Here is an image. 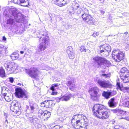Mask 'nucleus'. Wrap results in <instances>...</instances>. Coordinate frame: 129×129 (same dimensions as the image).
Listing matches in <instances>:
<instances>
[{
	"instance_id": "1",
	"label": "nucleus",
	"mask_w": 129,
	"mask_h": 129,
	"mask_svg": "<svg viewBox=\"0 0 129 129\" xmlns=\"http://www.w3.org/2000/svg\"><path fill=\"white\" fill-rule=\"evenodd\" d=\"M92 111L94 115L100 119H105L109 117V112L105 107L101 105H94L93 107Z\"/></svg>"
},
{
	"instance_id": "41",
	"label": "nucleus",
	"mask_w": 129,
	"mask_h": 129,
	"mask_svg": "<svg viewBox=\"0 0 129 129\" xmlns=\"http://www.w3.org/2000/svg\"><path fill=\"white\" fill-rule=\"evenodd\" d=\"M79 50L81 52H86V48L84 46L82 45L81 47L79 48Z\"/></svg>"
},
{
	"instance_id": "54",
	"label": "nucleus",
	"mask_w": 129,
	"mask_h": 129,
	"mask_svg": "<svg viewBox=\"0 0 129 129\" xmlns=\"http://www.w3.org/2000/svg\"><path fill=\"white\" fill-rule=\"evenodd\" d=\"M86 52H87L88 53H90V50L88 49H86Z\"/></svg>"
},
{
	"instance_id": "32",
	"label": "nucleus",
	"mask_w": 129,
	"mask_h": 129,
	"mask_svg": "<svg viewBox=\"0 0 129 129\" xmlns=\"http://www.w3.org/2000/svg\"><path fill=\"white\" fill-rule=\"evenodd\" d=\"M3 96L4 97L6 101L7 102H10L11 100V96H9V95H7L6 93H3Z\"/></svg>"
},
{
	"instance_id": "63",
	"label": "nucleus",
	"mask_w": 129,
	"mask_h": 129,
	"mask_svg": "<svg viewBox=\"0 0 129 129\" xmlns=\"http://www.w3.org/2000/svg\"><path fill=\"white\" fill-rule=\"evenodd\" d=\"M120 0H115V1H116V2H120Z\"/></svg>"
},
{
	"instance_id": "9",
	"label": "nucleus",
	"mask_w": 129,
	"mask_h": 129,
	"mask_svg": "<svg viewBox=\"0 0 129 129\" xmlns=\"http://www.w3.org/2000/svg\"><path fill=\"white\" fill-rule=\"evenodd\" d=\"M16 96L19 98H27L28 95L27 92L25 90L19 88L16 89L15 93Z\"/></svg>"
},
{
	"instance_id": "47",
	"label": "nucleus",
	"mask_w": 129,
	"mask_h": 129,
	"mask_svg": "<svg viewBox=\"0 0 129 129\" xmlns=\"http://www.w3.org/2000/svg\"><path fill=\"white\" fill-rule=\"evenodd\" d=\"M9 81L11 83H13L14 81V79L13 77H10L9 78Z\"/></svg>"
},
{
	"instance_id": "28",
	"label": "nucleus",
	"mask_w": 129,
	"mask_h": 129,
	"mask_svg": "<svg viewBox=\"0 0 129 129\" xmlns=\"http://www.w3.org/2000/svg\"><path fill=\"white\" fill-rule=\"evenodd\" d=\"M84 119H83V117L80 120H77L76 121V124L75 128L78 127L77 128H78V127H79V129H80L81 123H83V122H84Z\"/></svg>"
},
{
	"instance_id": "60",
	"label": "nucleus",
	"mask_w": 129,
	"mask_h": 129,
	"mask_svg": "<svg viewBox=\"0 0 129 129\" xmlns=\"http://www.w3.org/2000/svg\"><path fill=\"white\" fill-rule=\"evenodd\" d=\"M7 123L6 124H8V121L7 119H6L5 120V123Z\"/></svg>"
},
{
	"instance_id": "7",
	"label": "nucleus",
	"mask_w": 129,
	"mask_h": 129,
	"mask_svg": "<svg viewBox=\"0 0 129 129\" xmlns=\"http://www.w3.org/2000/svg\"><path fill=\"white\" fill-rule=\"evenodd\" d=\"M82 17L89 25H95L96 24L95 19L89 14H82Z\"/></svg>"
},
{
	"instance_id": "53",
	"label": "nucleus",
	"mask_w": 129,
	"mask_h": 129,
	"mask_svg": "<svg viewBox=\"0 0 129 129\" xmlns=\"http://www.w3.org/2000/svg\"><path fill=\"white\" fill-rule=\"evenodd\" d=\"M2 38H3L2 40L3 41H5L7 39L5 37V36H4Z\"/></svg>"
},
{
	"instance_id": "31",
	"label": "nucleus",
	"mask_w": 129,
	"mask_h": 129,
	"mask_svg": "<svg viewBox=\"0 0 129 129\" xmlns=\"http://www.w3.org/2000/svg\"><path fill=\"white\" fill-rule=\"evenodd\" d=\"M7 51V48L2 45L0 44V54L5 53Z\"/></svg>"
},
{
	"instance_id": "45",
	"label": "nucleus",
	"mask_w": 129,
	"mask_h": 129,
	"mask_svg": "<svg viewBox=\"0 0 129 129\" xmlns=\"http://www.w3.org/2000/svg\"><path fill=\"white\" fill-rule=\"evenodd\" d=\"M83 12L84 13L83 14H89L88 13V10L86 9H85L83 10Z\"/></svg>"
},
{
	"instance_id": "19",
	"label": "nucleus",
	"mask_w": 129,
	"mask_h": 129,
	"mask_svg": "<svg viewBox=\"0 0 129 129\" xmlns=\"http://www.w3.org/2000/svg\"><path fill=\"white\" fill-rule=\"evenodd\" d=\"M116 84L117 86V89H120V90L122 91L124 93L127 92L128 87H123L122 85H120L119 82H117Z\"/></svg>"
},
{
	"instance_id": "56",
	"label": "nucleus",
	"mask_w": 129,
	"mask_h": 129,
	"mask_svg": "<svg viewBox=\"0 0 129 129\" xmlns=\"http://www.w3.org/2000/svg\"><path fill=\"white\" fill-rule=\"evenodd\" d=\"M100 1L101 3H103L104 2V0H100Z\"/></svg>"
},
{
	"instance_id": "62",
	"label": "nucleus",
	"mask_w": 129,
	"mask_h": 129,
	"mask_svg": "<svg viewBox=\"0 0 129 129\" xmlns=\"http://www.w3.org/2000/svg\"><path fill=\"white\" fill-rule=\"evenodd\" d=\"M128 33V32H125V33H124V34H125V35H127V34Z\"/></svg>"
},
{
	"instance_id": "46",
	"label": "nucleus",
	"mask_w": 129,
	"mask_h": 129,
	"mask_svg": "<svg viewBox=\"0 0 129 129\" xmlns=\"http://www.w3.org/2000/svg\"><path fill=\"white\" fill-rule=\"evenodd\" d=\"M102 76L105 77L106 78L109 77H110V75L108 74H102Z\"/></svg>"
},
{
	"instance_id": "37",
	"label": "nucleus",
	"mask_w": 129,
	"mask_h": 129,
	"mask_svg": "<svg viewBox=\"0 0 129 129\" xmlns=\"http://www.w3.org/2000/svg\"><path fill=\"white\" fill-rule=\"evenodd\" d=\"M5 76V72L4 70L0 68V76L2 77H4Z\"/></svg>"
},
{
	"instance_id": "3",
	"label": "nucleus",
	"mask_w": 129,
	"mask_h": 129,
	"mask_svg": "<svg viewBox=\"0 0 129 129\" xmlns=\"http://www.w3.org/2000/svg\"><path fill=\"white\" fill-rule=\"evenodd\" d=\"M10 110L12 114L14 116L19 115L21 112L19 110H21V105L19 102L14 103H12L10 106Z\"/></svg>"
},
{
	"instance_id": "39",
	"label": "nucleus",
	"mask_w": 129,
	"mask_h": 129,
	"mask_svg": "<svg viewBox=\"0 0 129 129\" xmlns=\"http://www.w3.org/2000/svg\"><path fill=\"white\" fill-rule=\"evenodd\" d=\"M75 116H74L73 117V119L72 120V124L74 128L76 127V122L77 121L75 120L74 119Z\"/></svg>"
},
{
	"instance_id": "29",
	"label": "nucleus",
	"mask_w": 129,
	"mask_h": 129,
	"mask_svg": "<svg viewBox=\"0 0 129 129\" xmlns=\"http://www.w3.org/2000/svg\"><path fill=\"white\" fill-rule=\"evenodd\" d=\"M10 56L11 59L13 60H16L18 59L19 57L18 54L16 52L12 53L10 55Z\"/></svg>"
},
{
	"instance_id": "49",
	"label": "nucleus",
	"mask_w": 129,
	"mask_h": 129,
	"mask_svg": "<svg viewBox=\"0 0 129 129\" xmlns=\"http://www.w3.org/2000/svg\"><path fill=\"white\" fill-rule=\"evenodd\" d=\"M72 26L71 25H67L66 26V27L67 29H68L72 28Z\"/></svg>"
},
{
	"instance_id": "27",
	"label": "nucleus",
	"mask_w": 129,
	"mask_h": 129,
	"mask_svg": "<svg viewBox=\"0 0 129 129\" xmlns=\"http://www.w3.org/2000/svg\"><path fill=\"white\" fill-rule=\"evenodd\" d=\"M28 118L31 123L34 124L36 123L38 120L37 118L34 117H31V116H29Z\"/></svg>"
},
{
	"instance_id": "13",
	"label": "nucleus",
	"mask_w": 129,
	"mask_h": 129,
	"mask_svg": "<svg viewBox=\"0 0 129 129\" xmlns=\"http://www.w3.org/2000/svg\"><path fill=\"white\" fill-rule=\"evenodd\" d=\"M35 104L33 102L29 103V106H26V112L27 113H33L35 109Z\"/></svg>"
},
{
	"instance_id": "10",
	"label": "nucleus",
	"mask_w": 129,
	"mask_h": 129,
	"mask_svg": "<svg viewBox=\"0 0 129 129\" xmlns=\"http://www.w3.org/2000/svg\"><path fill=\"white\" fill-rule=\"evenodd\" d=\"M67 85L69 86L71 90H76L77 88L76 85L74 83V79L73 78L68 77L67 79Z\"/></svg>"
},
{
	"instance_id": "5",
	"label": "nucleus",
	"mask_w": 129,
	"mask_h": 129,
	"mask_svg": "<svg viewBox=\"0 0 129 129\" xmlns=\"http://www.w3.org/2000/svg\"><path fill=\"white\" fill-rule=\"evenodd\" d=\"M5 66L8 71L10 73H12L15 72L17 68L18 65L14 62L7 61L5 63Z\"/></svg>"
},
{
	"instance_id": "22",
	"label": "nucleus",
	"mask_w": 129,
	"mask_h": 129,
	"mask_svg": "<svg viewBox=\"0 0 129 129\" xmlns=\"http://www.w3.org/2000/svg\"><path fill=\"white\" fill-rule=\"evenodd\" d=\"M121 80L125 83L129 82V74L120 76Z\"/></svg>"
},
{
	"instance_id": "26",
	"label": "nucleus",
	"mask_w": 129,
	"mask_h": 129,
	"mask_svg": "<svg viewBox=\"0 0 129 129\" xmlns=\"http://www.w3.org/2000/svg\"><path fill=\"white\" fill-rule=\"evenodd\" d=\"M72 95L70 94L68 95H65L64 96L60 98L59 99L61 101H67L69 100L72 96Z\"/></svg>"
},
{
	"instance_id": "2",
	"label": "nucleus",
	"mask_w": 129,
	"mask_h": 129,
	"mask_svg": "<svg viewBox=\"0 0 129 129\" xmlns=\"http://www.w3.org/2000/svg\"><path fill=\"white\" fill-rule=\"evenodd\" d=\"M93 59L97 63L99 68H105L111 64L109 61L101 57H96L93 58Z\"/></svg>"
},
{
	"instance_id": "4",
	"label": "nucleus",
	"mask_w": 129,
	"mask_h": 129,
	"mask_svg": "<svg viewBox=\"0 0 129 129\" xmlns=\"http://www.w3.org/2000/svg\"><path fill=\"white\" fill-rule=\"evenodd\" d=\"M112 56L115 61L119 62L122 60L124 57V54L119 50H114L112 52Z\"/></svg>"
},
{
	"instance_id": "43",
	"label": "nucleus",
	"mask_w": 129,
	"mask_h": 129,
	"mask_svg": "<svg viewBox=\"0 0 129 129\" xmlns=\"http://www.w3.org/2000/svg\"><path fill=\"white\" fill-rule=\"evenodd\" d=\"M8 88L5 87L3 86L2 88V93L3 94V93H5V91H7L8 90Z\"/></svg>"
},
{
	"instance_id": "61",
	"label": "nucleus",
	"mask_w": 129,
	"mask_h": 129,
	"mask_svg": "<svg viewBox=\"0 0 129 129\" xmlns=\"http://www.w3.org/2000/svg\"><path fill=\"white\" fill-rule=\"evenodd\" d=\"M24 51H20V53L21 54H23L24 53Z\"/></svg>"
},
{
	"instance_id": "17",
	"label": "nucleus",
	"mask_w": 129,
	"mask_h": 129,
	"mask_svg": "<svg viewBox=\"0 0 129 129\" xmlns=\"http://www.w3.org/2000/svg\"><path fill=\"white\" fill-rule=\"evenodd\" d=\"M38 73V70L36 68H33L30 69L28 74L31 78H35Z\"/></svg>"
},
{
	"instance_id": "15",
	"label": "nucleus",
	"mask_w": 129,
	"mask_h": 129,
	"mask_svg": "<svg viewBox=\"0 0 129 129\" xmlns=\"http://www.w3.org/2000/svg\"><path fill=\"white\" fill-rule=\"evenodd\" d=\"M121 100L123 101L122 105L125 107H128L129 106V96L124 95L122 96Z\"/></svg>"
},
{
	"instance_id": "34",
	"label": "nucleus",
	"mask_w": 129,
	"mask_h": 129,
	"mask_svg": "<svg viewBox=\"0 0 129 129\" xmlns=\"http://www.w3.org/2000/svg\"><path fill=\"white\" fill-rule=\"evenodd\" d=\"M45 113H44L45 114L44 115V116L43 118V120H47L48 118L50 116V115L51 114L50 113V112H49L48 111H45Z\"/></svg>"
},
{
	"instance_id": "50",
	"label": "nucleus",
	"mask_w": 129,
	"mask_h": 129,
	"mask_svg": "<svg viewBox=\"0 0 129 129\" xmlns=\"http://www.w3.org/2000/svg\"><path fill=\"white\" fill-rule=\"evenodd\" d=\"M124 119L126 120L127 121H129V117H125L124 118L122 117V118H120V119Z\"/></svg>"
},
{
	"instance_id": "51",
	"label": "nucleus",
	"mask_w": 129,
	"mask_h": 129,
	"mask_svg": "<svg viewBox=\"0 0 129 129\" xmlns=\"http://www.w3.org/2000/svg\"><path fill=\"white\" fill-rule=\"evenodd\" d=\"M45 102L44 101V102H42L41 103V106L42 107H45V104H44Z\"/></svg>"
},
{
	"instance_id": "38",
	"label": "nucleus",
	"mask_w": 129,
	"mask_h": 129,
	"mask_svg": "<svg viewBox=\"0 0 129 129\" xmlns=\"http://www.w3.org/2000/svg\"><path fill=\"white\" fill-rule=\"evenodd\" d=\"M76 8H75V13L79 14L81 12V9H80L79 8L78 6H77Z\"/></svg>"
},
{
	"instance_id": "21",
	"label": "nucleus",
	"mask_w": 129,
	"mask_h": 129,
	"mask_svg": "<svg viewBox=\"0 0 129 129\" xmlns=\"http://www.w3.org/2000/svg\"><path fill=\"white\" fill-rule=\"evenodd\" d=\"M114 98H112L110 100L108 103V104L109 106L111 107H116V103L114 101Z\"/></svg>"
},
{
	"instance_id": "40",
	"label": "nucleus",
	"mask_w": 129,
	"mask_h": 129,
	"mask_svg": "<svg viewBox=\"0 0 129 129\" xmlns=\"http://www.w3.org/2000/svg\"><path fill=\"white\" fill-rule=\"evenodd\" d=\"M60 85L58 83L54 84H52L50 87V89L52 91L55 90V87H56Z\"/></svg>"
},
{
	"instance_id": "44",
	"label": "nucleus",
	"mask_w": 129,
	"mask_h": 129,
	"mask_svg": "<svg viewBox=\"0 0 129 129\" xmlns=\"http://www.w3.org/2000/svg\"><path fill=\"white\" fill-rule=\"evenodd\" d=\"M74 8L73 7H72L70 8V12L71 13L74 14L75 13V8Z\"/></svg>"
},
{
	"instance_id": "20",
	"label": "nucleus",
	"mask_w": 129,
	"mask_h": 129,
	"mask_svg": "<svg viewBox=\"0 0 129 129\" xmlns=\"http://www.w3.org/2000/svg\"><path fill=\"white\" fill-rule=\"evenodd\" d=\"M114 113H115L116 114H121L122 115L125 114L126 112L120 109L117 108L115 109L111 110Z\"/></svg>"
},
{
	"instance_id": "52",
	"label": "nucleus",
	"mask_w": 129,
	"mask_h": 129,
	"mask_svg": "<svg viewBox=\"0 0 129 129\" xmlns=\"http://www.w3.org/2000/svg\"><path fill=\"white\" fill-rule=\"evenodd\" d=\"M54 90L52 91L51 94L52 95H56L57 94V92L54 91Z\"/></svg>"
},
{
	"instance_id": "6",
	"label": "nucleus",
	"mask_w": 129,
	"mask_h": 129,
	"mask_svg": "<svg viewBox=\"0 0 129 129\" xmlns=\"http://www.w3.org/2000/svg\"><path fill=\"white\" fill-rule=\"evenodd\" d=\"M111 51V47L106 44L101 46L100 47V53L101 55L106 57L109 55Z\"/></svg>"
},
{
	"instance_id": "42",
	"label": "nucleus",
	"mask_w": 129,
	"mask_h": 129,
	"mask_svg": "<svg viewBox=\"0 0 129 129\" xmlns=\"http://www.w3.org/2000/svg\"><path fill=\"white\" fill-rule=\"evenodd\" d=\"M29 5V2L28 0H25V1L21 5V6L27 7L28 5Z\"/></svg>"
},
{
	"instance_id": "24",
	"label": "nucleus",
	"mask_w": 129,
	"mask_h": 129,
	"mask_svg": "<svg viewBox=\"0 0 129 129\" xmlns=\"http://www.w3.org/2000/svg\"><path fill=\"white\" fill-rule=\"evenodd\" d=\"M102 95L106 99H108L111 95H112L111 92L109 91H105L103 92Z\"/></svg>"
},
{
	"instance_id": "16",
	"label": "nucleus",
	"mask_w": 129,
	"mask_h": 129,
	"mask_svg": "<svg viewBox=\"0 0 129 129\" xmlns=\"http://www.w3.org/2000/svg\"><path fill=\"white\" fill-rule=\"evenodd\" d=\"M12 15L14 17L16 22H20L21 21L22 19L20 14L18 13L17 12L13 11L12 12Z\"/></svg>"
},
{
	"instance_id": "33",
	"label": "nucleus",
	"mask_w": 129,
	"mask_h": 129,
	"mask_svg": "<svg viewBox=\"0 0 129 129\" xmlns=\"http://www.w3.org/2000/svg\"><path fill=\"white\" fill-rule=\"evenodd\" d=\"M44 102L45 107L46 108H50L52 104V101L51 100L45 101Z\"/></svg>"
},
{
	"instance_id": "58",
	"label": "nucleus",
	"mask_w": 129,
	"mask_h": 129,
	"mask_svg": "<svg viewBox=\"0 0 129 129\" xmlns=\"http://www.w3.org/2000/svg\"><path fill=\"white\" fill-rule=\"evenodd\" d=\"M105 12V11H101V14H104Z\"/></svg>"
},
{
	"instance_id": "55",
	"label": "nucleus",
	"mask_w": 129,
	"mask_h": 129,
	"mask_svg": "<svg viewBox=\"0 0 129 129\" xmlns=\"http://www.w3.org/2000/svg\"><path fill=\"white\" fill-rule=\"evenodd\" d=\"M79 94H78V97H79V98H82V94H81V95L80 96H79Z\"/></svg>"
},
{
	"instance_id": "48",
	"label": "nucleus",
	"mask_w": 129,
	"mask_h": 129,
	"mask_svg": "<svg viewBox=\"0 0 129 129\" xmlns=\"http://www.w3.org/2000/svg\"><path fill=\"white\" fill-rule=\"evenodd\" d=\"M99 35V33H98L96 32H94L93 33V34L92 35V36H93L95 37H96L97 36H98Z\"/></svg>"
},
{
	"instance_id": "64",
	"label": "nucleus",
	"mask_w": 129,
	"mask_h": 129,
	"mask_svg": "<svg viewBox=\"0 0 129 129\" xmlns=\"http://www.w3.org/2000/svg\"><path fill=\"white\" fill-rule=\"evenodd\" d=\"M128 92H127L128 93H129V88H128Z\"/></svg>"
},
{
	"instance_id": "11",
	"label": "nucleus",
	"mask_w": 129,
	"mask_h": 129,
	"mask_svg": "<svg viewBox=\"0 0 129 129\" xmlns=\"http://www.w3.org/2000/svg\"><path fill=\"white\" fill-rule=\"evenodd\" d=\"M99 91V89L96 87L92 88L89 90V92L92 99L94 100L97 99L99 96L98 93Z\"/></svg>"
},
{
	"instance_id": "25",
	"label": "nucleus",
	"mask_w": 129,
	"mask_h": 129,
	"mask_svg": "<svg viewBox=\"0 0 129 129\" xmlns=\"http://www.w3.org/2000/svg\"><path fill=\"white\" fill-rule=\"evenodd\" d=\"M45 113V111L43 110L42 109H40L38 112V116L41 119H43Z\"/></svg>"
},
{
	"instance_id": "23",
	"label": "nucleus",
	"mask_w": 129,
	"mask_h": 129,
	"mask_svg": "<svg viewBox=\"0 0 129 129\" xmlns=\"http://www.w3.org/2000/svg\"><path fill=\"white\" fill-rule=\"evenodd\" d=\"M129 74V71L126 68L124 67L120 70V76H124Z\"/></svg>"
},
{
	"instance_id": "8",
	"label": "nucleus",
	"mask_w": 129,
	"mask_h": 129,
	"mask_svg": "<svg viewBox=\"0 0 129 129\" xmlns=\"http://www.w3.org/2000/svg\"><path fill=\"white\" fill-rule=\"evenodd\" d=\"M39 35H41L39 37V42L40 44H42L46 45H48L50 42L49 38L48 36L46 34H43L42 33H39L37 32Z\"/></svg>"
},
{
	"instance_id": "30",
	"label": "nucleus",
	"mask_w": 129,
	"mask_h": 129,
	"mask_svg": "<svg viewBox=\"0 0 129 129\" xmlns=\"http://www.w3.org/2000/svg\"><path fill=\"white\" fill-rule=\"evenodd\" d=\"M58 4L60 7L66 4L67 0H56Z\"/></svg>"
},
{
	"instance_id": "35",
	"label": "nucleus",
	"mask_w": 129,
	"mask_h": 129,
	"mask_svg": "<svg viewBox=\"0 0 129 129\" xmlns=\"http://www.w3.org/2000/svg\"><path fill=\"white\" fill-rule=\"evenodd\" d=\"M47 45L44 44H40V45L39 47L38 51H44L46 48Z\"/></svg>"
},
{
	"instance_id": "36",
	"label": "nucleus",
	"mask_w": 129,
	"mask_h": 129,
	"mask_svg": "<svg viewBox=\"0 0 129 129\" xmlns=\"http://www.w3.org/2000/svg\"><path fill=\"white\" fill-rule=\"evenodd\" d=\"M15 22V21L11 18L8 19L7 20V23L8 24H12Z\"/></svg>"
},
{
	"instance_id": "59",
	"label": "nucleus",
	"mask_w": 129,
	"mask_h": 129,
	"mask_svg": "<svg viewBox=\"0 0 129 129\" xmlns=\"http://www.w3.org/2000/svg\"><path fill=\"white\" fill-rule=\"evenodd\" d=\"M118 126H115L114 128L115 129H119L118 128Z\"/></svg>"
},
{
	"instance_id": "57",
	"label": "nucleus",
	"mask_w": 129,
	"mask_h": 129,
	"mask_svg": "<svg viewBox=\"0 0 129 129\" xmlns=\"http://www.w3.org/2000/svg\"><path fill=\"white\" fill-rule=\"evenodd\" d=\"M3 99L2 97L0 94V100H2Z\"/></svg>"
},
{
	"instance_id": "12",
	"label": "nucleus",
	"mask_w": 129,
	"mask_h": 129,
	"mask_svg": "<svg viewBox=\"0 0 129 129\" xmlns=\"http://www.w3.org/2000/svg\"><path fill=\"white\" fill-rule=\"evenodd\" d=\"M97 83L100 86L104 88L110 87L111 86L110 82L105 80H99Z\"/></svg>"
},
{
	"instance_id": "18",
	"label": "nucleus",
	"mask_w": 129,
	"mask_h": 129,
	"mask_svg": "<svg viewBox=\"0 0 129 129\" xmlns=\"http://www.w3.org/2000/svg\"><path fill=\"white\" fill-rule=\"evenodd\" d=\"M83 119L84 121L83 123H81L80 129H86L87 126L88 125L87 119L86 117H83Z\"/></svg>"
},
{
	"instance_id": "14",
	"label": "nucleus",
	"mask_w": 129,
	"mask_h": 129,
	"mask_svg": "<svg viewBox=\"0 0 129 129\" xmlns=\"http://www.w3.org/2000/svg\"><path fill=\"white\" fill-rule=\"evenodd\" d=\"M67 52L70 59H73L75 57L74 52L71 46H69L67 48Z\"/></svg>"
}]
</instances>
